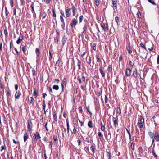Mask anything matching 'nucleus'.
I'll use <instances>...</instances> for the list:
<instances>
[{
    "label": "nucleus",
    "mask_w": 159,
    "mask_h": 159,
    "mask_svg": "<svg viewBox=\"0 0 159 159\" xmlns=\"http://www.w3.org/2000/svg\"><path fill=\"white\" fill-rule=\"evenodd\" d=\"M157 64L159 65V55H158L157 57Z\"/></svg>",
    "instance_id": "69168bd1"
},
{
    "label": "nucleus",
    "mask_w": 159,
    "mask_h": 159,
    "mask_svg": "<svg viewBox=\"0 0 159 159\" xmlns=\"http://www.w3.org/2000/svg\"><path fill=\"white\" fill-rule=\"evenodd\" d=\"M108 71L109 72H112V65H110L109 66H108Z\"/></svg>",
    "instance_id": "473e14b6"
},
{
    "label": "nucleus",
    "mask_w": 159,
    "mask_h": 159,
    "mask_svg": "<svg viewBox=\"0 0 159 159\" xmlns=\"http://www.w3.org/2000/svg\"><path fill=\"white\" fill-rule=\"evenodd\" d=\"M154 122L156 126H157V125H159V116L157 117L155 120H154Z\"/></svg>",
    "instance_id": "9d476101"
},
{
    "label": "nucleus",
    "mask_w": 159,
    "mask_h": 159,
    "mask_svg": "<svg viewBox=\"0 0 159 159\" xmlns=\"http://www.w3.org/2000/svg\"><path fill=\"white\" fill-rule=\"evenodd\" d=\"M101 129L102 131H104L105 130V126L104 125L103 126H101Z\"/></svg>",
    "instance_id": "0e129e2a"
},
{
    "label": "nucleus",
    "mask_w": 159,
    "mask_h": 159,
    "mask_svg": "<svg viewBox=\"0 0 159 159\" xmlns=\"http://www.w3.org/2000/svg\"><path fill=\"white\" fill-rule=\"evenodd\" d=\"M60 61L59 59L56 62L55 66H59L60 64Z\"/></svg>",
    "instance_id": "72a5a7b5"
},
{
    "label": "nucleus",
    "mask_w": 159,
    "mask_h": 159,
    "mask_svg": "<svg viewBox=\"0 0 159 159\" xmlns=\"http://www.w3.org/2000/svg\"><path fill=\"white\" fill-rule=\"evenodd\" d=\"M119 18L118 16H116L115 17V20L116 22L117 23V24H118V22H119Z\"/></svg>",
    "instance_id": "4c0bfd02"
},
{
    "label": "nucleus",
    "mask_w": 159,
    "mask_h": 159,
    "mask_svg": "<svg viewBox=\"0 0 159 159\" xmlns=\"http://www.w3.org/2000/svg\"><path fill=\"white\" fill-rule=\"evenodd\" d=\"M99 4V1L98 0H96L95 1V5L97 6H98Z\"/></svg>",
    "instance_id": "09e8293b"
},
{
    "label": "nucleus",
    "mask_w": 159,
    "mask_h": 159,
    "mask_svg": "<svg viewBox=\"0 0 159 159\" xmlns=\"http://www.w3.org/2000/svg\"><path fill=\"white\" fill-rule=\"evenodd\" d=\"M39 48H36V49L35 53L37 55V57H39Z\"/></svg>",
    "instance_id": "bb28decb"
},
{
    "label": "nucleus",
    "mask_w": 159,
    "mask_h": 159,
    "mask_svg": "<svg viewBox=\"0 0 159 159\" xmlns=\"http://www.w3.org/2000/svg\"><path fill=\"white\" fill-rule=\"evenodd\" d=\"M66 82L67 80L65 78L63 80V83L62 84H63L66 86Z\"/></svg>",
    "instance_id": "c9c22d12"
},
{
    "label": "nucleus",
    "mask_w": 159,
    "mask_h": 159,
    "mask_svg": "<svg viewBox=\"0 0 159 159\" xmlns=\"http://www.w3.org/2000/svg\"><path fill=\"white\" fill-rule=\"evenodd\" d=\"M117 113L120 114L121 113V111L120 107H117L116 109Z\"/></svg>",
    "instance_id": "c756f323"
},
{
    "label": "nucleus",
    "mask_w": 159,
    "mask_h": 159,
    "mask_svg": "<svg viewBox=\"0 0 159 159\" xmlns=\"http://www.w3.org/2000/svg\"><path fill=\"white\" fill-rule=\"evenodd\" d=\"M130 148L133 150H134V146L133 143H131L130 145Z\"/></svg>",
    "instance_id": "a19ab883"
},
{
    "label": "nucleus",
    "mask_w": 159,
    "mask_h": 159,
    "mask_svg": "<svg viewBox=\"0 0 159 159\" xmlns=\"http://www.w3.org/2000/svg\"><path fill=\"white\" fill-rule=\"evenodd\" d=\"M77 23V21L74 18L72 21V22L70 23V26L72 28L75 27Z\"/></svg>",
    "instance_id": "20e7f679"
},
{
    "label": "nucleus",
    "mask_w": 159,
    "mask_h": 159,
    "mask_svg": "<svg viewBox=\"0 0 159 159\" xmlns=\"http://www.w3.org/2000/svg\"><path fill=\"white\" fill-rule=\"evenodd\" d=\"M28 130L30 131L32 128V123L30 121H28V125L27 126Z\"/></svg>",
    "instance_id": "9b49d317"
},
{
    "label": "nucleus",
    "mask_w": 159,
    "mask_h": 159,
    "mask_svg": "<svg viewBox=\"0 0 159 159\" xmlns=\"http://www.w3.org/2000/svg\"><path fill=\"white\" fill-rule=\"evenodd\" d=\"M52 13L53 16L56 17V15L55 13V10L54 9L52 10Z\"/></svg>",
    "instance_id": "603ef678"
},
{
    "label": "nucleus",
    "mask_w": 159,
    "mask_h": 159,
    "mask_svg": "<svg viewBox=\"0 0 159 159\" xmlns=\"http://www.w3.org/2000/svg\"><path fill=\"white\" fill-rule=\"evenodd\" d=\"M102 91L101 90V91L99 92L97 94V95L98 96H100L101 95H102Z\"/></svg>",
    "instance_id": "6e6d98bb"
},
{
    "label": "nucleus",
    "mask_w": 159,
    "mask_h": 159,
    "mask_svg": "<svg viewBox=\"0 0 159 159\" xmlns=\"http://www.w3.org/2000/svg\"><path fill=\"white\" fill-rule=\"evenodd\" d=\"M66 30L67 34L69 35L70 33V31L67 27L66 28Z\"/></svg>",
    "instance_id": "58836bf2"
},
{
    "label": "nucleus",
    "mask_w": 159,
    "mask_h": 159,
    "mask_svg": "<svg viewBox=\"0 0 159 159\" xmlns=\"http://www.w3.org/2000/svg\"><path fill=\"white\" fill-rule=\"evenodd\" d=\"M70 8H68L65 10L66 16L67 17H69L71 15Z\"/></svg>",
    "instance_id": "39448f33"
},
{
    "label": "nucleus",
    "mask_w": 159,
    "mask_h": 159,
    "mask_svg": "<svg viewBox=\"0 0 159 159\" xmlns=\"http://www.w3.org/2000/svg\"><path fill=\"white\" fill-rule=\"evenodd\" d=\"M10 5L11 7H13L14 6V2L13 0H11L10 1Z\"/></svg>",
    "instance_id": "4d7b16f0"
},
{
    "label": "nucleus",
    "mask_w": 159,
    "mask_h": 159,
    "mask_svg": "<svg viewBox=\"0 0 159 159\" xmlns=\"http://www.w3.org/2000/svg\"><path fill=\"white\" fill-rule=\"evenodd\" d=\"M23 39V36L21 35L20 36L19 38L16 41V43L17 44H19L22 41Z\"/></svg>",
    "instance_id": "f8f14e48"
},
{
    "label": "nucleus",
    "mask_w": 159,
    "mask_h": 159,
    "mask_svg": "<svg viewBox=\"0 0 159 159\" xmlns=\"http://www.w3.org/2000/svg\"><path fill=\"white\" fill-rule=\"evenodd\" d=\"M60 13L62 16L64 17L65 16L64 13L62 10H60Z\"/></svg>",
    "instance_id": "052dcab7"
},
{
    "label": "nucleus",
    "mask_w": 159,
    "mask_h": 159,
    "mask_svg": "<svg viewBox=\"0 0 159 159\" xmlns=\"http://www.w3.org/2000/svg\"><path fill=\"white\" fill-rule=\"evenodd\" d=\"M28 135L27 133H26L24 134V139L25 142L28 139Z\"/></svg>",
    "instance_id": "412c9836"
},
{
    "label": "nucleus",
    "mask_w": 159,
    "mask_h": 159,
    "mask_svg": "<svg viewBox=\"0 0 159 159\" xmlns=\"http://www.w3.org/2000/svg\"><path fill=\"white\" fill-rule=\"evenodd\" d=\"M30 104H32L33 103V101L34 99L32 97H30Z\"/></svg>",
    "instance_id": "e2e57ef3"
},
{
    "label": "nucleus",
    "mask_w": 159,
    "mask_h": 159,
    "mask_svg": "<svg viewBox=\"0 0 159 159\" xmlns=\"http://www.w3.org/2000/svg\"><path fill=\"white\" fill-rule=\"evenodd\" d=\"M88 126L90 128H92L93 127L92 122L91 121H89L88 123Z\"/></svg>",
    "instance_id": "5701e85b"
},
{
    "label": "nucleus",
    "mask_w": 159,
    "mask_h": 159,
    "mask_svg": "<svg viewBox=\"0 0 159 159\" xmlns=\"http://www.w3.org/2000/svg\"><path fill=\"white\" fill-rule=\"evenodd\" d=\"M108 98L107 95H105V102L106 103H107L108 102Z\"/></svg>",
    "instance_id": "8fccbe9b"
},
{
    "label": "nucleus",
    "mask_w": 159,
    "mask_h": 159,
    "mask_svg": "<svg viewBox=\"0 0 159 159\" xmlns=\"http://www.w3.org/2000/svg\"><path fill=\"white\" fill-rule=\"evenodd\" d=\"M53 89L57 90L59 89V87L58 85H54L53 86Z\"/></svg>",
    "instance_id": "cd10ccee"
},
{
    "label": "nucleus",
    "mask_w": 159,
    "mask_h": 159,
    "mask_svg": "<svg viewBox=\"0 0 159 159\" xmlns=\"http://www.w3.org/2000/svg\"><path fill=\"white\" fill-rule=\"evenodd\" d=\"M154 138L157 142L159 141V134L157 132H155Z\"/></svg>",
    "instance_id": "0eeeda50"
},
{
    "label": "nucleus",
    "mask_w": 159,
    "mask_h": 159,
    "mask_svg": "<svg viewBox=\"0 0 159 159\" xmlns=\"http://www.w3.org/2000/svg\"><path fill=\"white\" fill-rule=\"evenodd\" d=\"M21 95V93L19 91H16L15 94V98L16 99H19L20 98V97Z\"/></svg>",
    "instance_id": "1a4fd4ad"
},
{
    "label": "nucleus",
    "mask_w": 159,
    "mask_h": 159,
    "mask_svg": "<svg viewBox=\"0 0 159 159\" xmlns=\"http://www.w3.org/2000/svg\"><path fill=\"white\" fill-rule=\"evenodd\" d=\"M78 61V63L77 65L78 66L79 69H81V61L79 59L77 60Z\"/></svg>",
    "instance_id": "393cba45"
},
{
    "label": "nucleus",
    "mask_w": 159,
    "mask_h": 159,
    "mask_svg": "<svg viewBox=\"0 0 159 159\" xmlns=\"http://www.w3.org/2000/svg\"><path fill=\"white\" fill-rule=\"evenodd\" d=\"M55 42L56 43V44H57L58 41V38L57 37H56L54 38Z\"/></svg>",
    "instance_id": "37998d69"
},
{
    "label": "nucleus",
    "mask_w": 159,
    "mask_h": 159,
    "mask_svg": "<svg viewBox=\"0 0 159 159\" xmlns=\"http://www.w3.org/2000/svg\"><path fill=\"white\" fill-rule=\"evenodd\" d=\"M129 64L132 67H133L134 65V63L132 62L131 61H129Z\"/></svg>",
    "instance_id": "13d9d810"
},
{
    "label": "nucleus",
    "mask_w": 159,
    "mask_h": 159,
    "mask_svg": "<svg viewBox=\"0 0 159 159\" xmlns=\"http://www.w3.org/2000/svg\"><path fill=\"white\" fill-rule=\"evenodd\" d=\"M4 32L5 35L6 36H7V35L8 32H7V30L6 29H5L4 30Z\"/></svg>",
    "instance_id": "3c124183"
},
{
    "label": "nucleus",
    "mask_w": 159,
    "mask_h": 159,
    "mask_svg": "<svg viewBox=\"0 0 159 159\" xmlns=\"http://www.w3.org/2000/svg\"><path fill=\"white\" fill-rule=\"evenodd\" d=\"M128 51V53L130 54L132 53V51L130 49V47L129 46H128L126 47Z\"/></svg>",
    "instance_id": "a878e982"
},
{
    "label": "nucleus",
    "mask_w": 159,
    "mask_h": 159,
    "mask_svg": "<svg viewBox=\"0 0 159 159\" xmlns=\"http://www.w3.org/2000/svg\"><path fill=\"white\" fill-rule=\"evenodd\" d=\"M53 145V143L52 141H50L49 143V147L50 148H52V146Z\"/></svg>",
    "instance_id": "864d4df0"
},
{
    "label": "nucleus",
    "mask_w": 159,
    "mask_h": 159,
    "mask_svg": "<svg viewBox=\"0 0 159 159\" xmlns=\"http://www.w3.org/2000/svg\"><path fill=\"white\" fill-rule=\"evenodd\" d=\"M144 123V120L143 118H139L138 121L137 125L139 128H142L143 127V124Z\"/></svg>",
    "instance_id": "f257e3e1"
},
{
    "label": "nucleus",
    "mask_w": 159,
    "mask_h": 159,
    "mask_svg": "<svg viewBox=\"0 0 159 159\" xmlns=\"http://www.w3.org/2000/svg\"><path fill=\"white\" fill-rule=\"evenodd\" d=\"M33 137L34 139V141L36 143H37L38 139H40V135L39 133V132H36L34 134Z\"/></svg>",
    "instance_id": "f03ea898"
},
{
    "label": "nucleus",
    "mask_w": 159,
    "mask_h": 159,
    "mask_svg": "<svg viewBox=\"0 0 159 159\" xmlns=\"http://www.w3.org/2000/svg\"><path fill=\"white\" fill-rule=\"evenodd\" d=\"M148 134L151 139H153L154 138V134L152 132H148Z\"/></svg>",
    "instance_id": "aec40b11"
},
{
    "label": "nucleus",
    "mask_w": 159,
    "mask_h": 159,
    "mask_svg": "<svg viewBox=\"0 0 159 159\" xmlns=\"http://www.w3.org/2000/svg\"><path fill=\"white\" fill-rule=\"evenodd\" d=\"M106 156L107 157L108 159H111V153L109 152L108 151H107V150L106 151Z\"/></svg>",
    "instance_id": "f3484780"
},
{
    "label": "nucleus",
    "mask_w": 159,
    "mask_h": 159,
    "mask_svg": "<svg viewBox=\"0 0 159 159\" xmlns=\"http://www.w3.org/2000/svg\"><path fill=\"white\" fill-rule=\"evenodd\" d=\"M113 121L115 127H116L118 125V119L113 117L112 119Z\"/></svg>",
    "instance_id": "423d86ee"
},
{
    "label": "nucleus",
    "mask_w": 159,
    "mask_h": 159,
    "mask_svg": "<svg viewBox=\"0 0 159 159\" xmlns=\"http://www.w3.org/2000/svg\"><path fill=\"white\" fill-rule=\"evenodd\" d=\"M38 91L35 89H34L33 96L36 97L38 95Z\"/></svg>",
    "instance_id": "b1692460"
},
{
    "label": "nucleus",
    "mask_w": 159,
    "mask_h": 159,
    "mask_svg": "<svg viewBox=\"0 0 159 159\" xmlns=\"http://www.w3.org/2000/svg\"><path fill=\"white\" fill-rule=\"evenodd\" d=\"M132 70L130 68L128 67L126 69V71L125 72L126 75L127 76H129L131 75Z\"/></svg>",
    "instance_id": "7ed1b4c3"
},
{
    "label": "nucleus",
    "mask_w": 159,
    "mask_h": 159,
    "mask_svg": "<svg viewBox=\"0 0 159 159\" xmlns=\"http://www.w3.org/2000/svg\"><path fill=\"white\" fill-rule=\"evenodd\" d=\"M1 151H2L3 150H5L6 149V147L5 145H4L2 146H1Z\"/></svg>",
    "instance_id": "c03bdc74"
},
{
    "label": "nucleus",
    "mask_w": 159,
    "mask_h": 159,
    "mask_svg": "<svg viewBox=\"0 0 159 159\" xmlns=\"http://www.w3.org/2000/svg\"><path fill=\"white\" fill-rule=\"evenodd\" d=\"M148 1L151 3H152L153 5H155L156 4L155 2L152 1V0H148Z\"/></svg>",
    "instance_id": "de8ad7c7"
},
{
    "label": "nucleus",
    "mask_w": 159,
    "mask_h": 159,
    "mask_svg": "<svg viewBox=\"0 0 159 159\" xmlns=\"http://www.w3.org/2000/svg\"><path fill=\"white\" fill-rule=\"evenodd\" d=\"M76 129L74 128L73 130V132L74 134H75L76 133Z\"/></svg>",
    "instance_id": "774afa93"
},
{
    "label": "nucleus",
    "mask_w": 159,
    "mask_h": 159,
    "mask_svg": "<svg viewBox=\"0 0 159 159\" xmlns=\"http://www.w3.org/2000/svg\"><path fill=\"white\" fill-rule=\"evenodd\" d=\"M96 57L97 59V62H101V59L98 57L97 56H96Z\"/></svg>",
    "instance_id": "ea45409f"
},
{
    "label": "nucleus",
    "mask_w": 159,
    "mask_h": 159,
    "mask_svg": "<svg viewBox=\"0 0 159 159\" xmlns=\"http://www.w3.org/2000/svg\"><path fill=\"white\" fill-rule=\"evenodd\" d=\"M152 152L154 157L156 158V159H157L158 156L155 153L154 151L153 150L152 151Z\"/></svg>",
    "instance_id": "c85d7f7f"
},
{
    "label": "nucleus",
    "mask_w": 159,
    "mask_h": 159,
    "mask_svg": "<svg viewBox=\"0 0 159 159\" xmlns=\"http://www.w3.org/2000/svg\"><path fill=\"white\" fill-rule=\"evenodd\" d=\"M151 44H152V47H151V48H148V50H149V51H152L153 50V44H152V43H151Z\"/></svg>",
    "instance_id": "680f3d73"
},
{
    "label": "nucleus",
    "mask_w": 159,
    "mask_h": 159,
    "mask_svg": "<svg viewBox=\"0 0 159 159\" xmlns=\"http://www.w3.org/2000/svg\"><path fill=\"white\" fill-rule=\"evenodd\" d=\"M139 75V76L140 77V75L139 74H138L137 71V70L136 69H135V71H134L133 72V76H134L135 78H136L137 77L138 75Z\"/></svg>",
    "instance_id": "4468645a"
},
{
    "label": "nucleus",
    "mask_w": 159,
    "mask_h": 159,
    "mask_svg": "<svg viewBox=\"0 0 159 159\" xmlns=\"http://www.w3.org/2000/svg\"><path fill=\"white\" fill-rule=\"evenodd\" d=\"M71 9L72 10V12H73V15L74 16L76 15V13L77 12V10L76 8L73 5L72 6L71 8Z\"/></svg>",
    "instance_id": "6e6552de"
},
{
    "label": "nucleus",
    "mask_w": 159,
    "mask_h": 159,
    "mask_svg": "<svg viewBox=\"0 0 159 159\" xmlns=\"http://www.w3.org/2000/svg\"><path fill=\"white\" fill-rule=\"evenodd\" d=\"M53 117L56 121H57V116L56 113L55 111H54L53 112Z\"/></svg>",
    "instance_id": "dca6fc26"
},
{
    "label": "nucleus",
    "mask_w": 159,
    "mask_h": 159,
    "mask_svg": "<svg viewBox=\"0 0 159 159\" xmlns=\"http://www.w3.org/2000/svg\"><path fill=\"white\" fill-rule=\"evenodd\" d=\"M122 59V55H121L120 57H119V61L120 62Z\"/></svg>",
    "instance_id": "338daca9"
},
{
    "label": "nucleus",
    "mask_w": 159,
    "mask_h": 159,
    "mask_svg": "<svg viewBox=\"0 0 159 159\" xmlns=\"http://www.w3.org/2000/svg\"><path fill=\"white\" fill-rule=\"evenodd\" d=\"M90 149L91 150L92 152L93 153H95V148H94V147L93 146V145H92L90 147Z\"/></svg>",
    "instance_id": "7c9ffc66"
},
{
    "label": "nucleus",
    "mask_w": 159,
    "mask_h": 159,
    "mask_svg": "<svg viewBox=\"0 0 159 159\" xmlns=\"http://www.w3.org/2000/svg\"><path fill=\"white\" fill-rule=\"evenodd\" d=\"M79 109L80 111V113H82V112H83L82 107L81 106L79 108Z\"/></svg>",
    "instance_id": "bf43d9fd"
},
{
    "label": "nucleus",
    "mask_w": 159,
    "mask_h": 159,
    "mask_svg": "<svg viewBox=\"0 0 159 159\" xmlns=\"http://www.w3.org/2000/svg\"><path fill=\"white\" fill-rule=\"evenodd\" d=\"M67 40V38L66 37L65 35H64L62 39V42L63 46L66 43Z\"/></svg>",
    "instance_id": "ddd939ff"
},
{
    "label": "nucleus",
    "mask_w": 159,
    "mask_h": 159,
    "mask_svg": "<svg viewBox=\"0 0 159 159\" xmlns=\"http://www.w3.org/2000/svg\"><path fill=\"white\" fill-rule=\"evenodd\" d=\"M86 109L87 111L89 113H90L91 115H92V113L89 110V106H88L86 107Z\"/></svg>",
    "instance_id": "79ce46f5"
},
{
    "label": "nucleus",
    "mask_w": 159,
    "mask_h": 159,
    "mask_svg": "<svg viewBox=\"0 0 159 159\" xmlns=\"http://www.w3.org/2000/svg\"><path fill=\"white\" fill-rule=\"evenodd\" d=\"M83 19V15L79 17L80 22L82 23Z\"/></svg>",
    "instance_id": "e433bc0d"
},
{
    "label": "nucleus",
    "mask_w": 159,
    "mask_h": 159,
    "mask_svg": "<svg viewBox=\"0 0 159 159\" xmlns=\"http://www.w3.org/2000/svg\"><path fill=\"white\" fill-rule=\"evenodd\" d=\"M87 58H88V56L86 58V61L87 62V63H88V64H89V65H91V57H90V56H89L88 57V60L87 59Z\"/></svg>",
    "instance_id": "2eb2a0df"
},
{
    "label": "nucleus",
    "mask_w": 159,
    "mask_h": 159,
    "mask_svg": "<svg viewBox=\"0 0 159 159\" xmlns=\"http://www.w3.org/2000/svg\"><path fill=\"white\" fill-rule=\"evenodd\" d=\"M140 45L142 48H143L145 50L147 51L146 48V47L142 43H141L140 44Z\"/></svg>",
    "instance_id": "f704fd0d"
},
{
    "label": "nucleus",
    "mask_w": 159,
    "mask_h": 159,
    "mask_svg": "<svg viewBox=\"0 0 159 159\" xmlns=\"http://www.w3.org/2000/svg\"><path fill=\"white\" fill-rule=\"evenodd\" d=\"M93 49L94 50L96 51V44L93 43Z\"/></svg>",
    "instance_id": "a18cd8bd"
},
{
    "label": "nucleus",
    "mask_w": 159,
    "mask_h": 159,
    "mask_svg": "<svg viewBox=\"0 0 159 159\" xmlns=\"http://www.w3.org/2000/svg\"><path fill=\"white\" fill-rule=\"evenodd\" d=\"M5 14H6V16H7L8 15V12L7 8L6 7H5Z\"/></svg>",
    "instance_id": "49530a36"
},
{
    "label": "nucleus",
    "mask_w": 159,
    "mask_h": 159,
    "mask_svg": "<svg viewBox=\"0 0 159 159\" xmlns=\"http://www.w3.org/2000/svg\"><path fill=\"white\" fill-rule=\"evenodd\" d=\"M60 20H61V21L62 22V23L63 22H64V20L63 19V18L62 17V16H60Z\"/></svg>",
    "instance_id": "5fc2aeb1"
},
{
    "label": "nucleus",
    "mask_w": 159,
    "mask_h": 159,
    "mask_svg": "<svg viewBox=\"0 0 159 159\" xmlns=\"http://www.w3.org/2000/svg\"><path fill=\"white\" fill-rule=\"evenodd\" d=\"M99 70L100 72V73H101L102 76L103 77H104L105 76V74L104 73V72L103 71V70H102V69L101 67H100L99 68Z\"/></svg>",
    "instance_id": "4be33fe9"
},
{
    "label": "nucleus",
    "mask_w": 159,
    "mask_h": 159,
    "mask_svg": "<svg viewBox=\"0 0 159 159\" xmlns=\"http://www.w3.org/2000/svg\"><path fill=\"white\" fill-rule=\"evenodd\" d=\"M83 31L82 32L83 34H85L86 33V31L87 30V27L86 25L85 24L83 28Z\"/></svg>",
    "instance_id": "6ab92c4d"
},
{
    "label": "nucleus",
    "mask_w": 159,
    "mask_h": 159,
    "mask_svg": "<svg viewBox=\"0 0 159 159\" xmlns=\"http://www.w3.org/2000/svg\"><path fill=\"white\" fill-rule=\"evenodd\" d=\"M104 27L105 28V30H107L108 29V25L107 24H104Z\"/></svg>",
    "instance_id": "2f4dec72"
},
{
    "label": "nucleus",
    "mask_w": 159,
    "mask_h": 159,
    "mask_svg": "<svg viewBox=\"0 0 159 159\" xmlns=\"http://www.w3.org/2000/svg\"><path fill=\"white\" fill-rule=\"evenodd\" d=\"M112 1L113 6L116 8L117 6L116 0H112Z\"/></svg>",
    "instance_id": "a211bd4d"
}]
</instances>
